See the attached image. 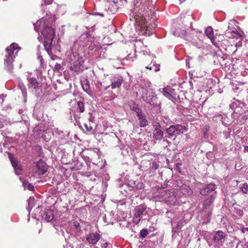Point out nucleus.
<instances>
[{
	"instance_id": "1",
	"label": "nucleus",
	"mask_w": 248,
	"mask_h": 248,
	"mask_svg": "<svg viewBox=\"0 0 248 248\" xmlns=\"http://www.w3.org/2000/svg\"><path fill=\"white\" fill-rule=\"evenodd\" d=\"M79 41L74 42L73 47L68 56L69 62L71 65V69L76 73H79L81 70V65L84 62L82 55L78 52Z\"/></svg>"
},
{
	"instance_id": "2",
	"label": "nucleus",
	"mask_w": 248,
	"mask_h": 248,
	"mask_svg": "<svg viewBox=\"0 0 248 248\" xmlns=\"http://www.w3.org/2000/svg\"><path fill=\"white\" fill-rule=\"evenodd\" d=\"M20 48L16 43H12L6 49L7 54L4 60V65L5 69L9 73H12L14 68L13 62Z\"/></svg>"
},
{
	"instance_id": "3",
	"label": "nucleus",
	"mask_w": 248,
	"mask_h": 248,
	"mask_svg": "<svg viewBox=\"0 0 248 248\" xmlns=\"http://www.w3.org/2000/svg\"><path fill=\"white\" fill-rule=\"evenodd\" d=\"M42 34L44 38V46L48 54L52 55V50L54 47L55 35L53 29L50 27L46 26L41 31Z\"/></svg>"
},
{
	"instance_id": "4",
	"label": "nucleus",
	"mask_w": 248,
	"mask_h": 248,
	"mask_svg": "<svg viewBox=\"0 0 248 248\" xmlns=\"http://www.w3.org/2000/svg\"><path fill=\"white\" fill-rule=\"evenodd\" d=\"M141 98L147 103L153 106L156 103L155 93L150 86L141 87Z\"/></svg>"
},
{
	"instance_id": "5",
	"label": "nucleus",
	"mask_w": 248,
	"mask_h": 248,
	"mask_svg": "<svg viewBox=\"0 0 248 248\" xmlns=\"http://www.w3.org/2000/svg\"><path fill=\"white\" fill-rule=\"evenodd\" d=\"M166 133L169 135V138H174V139L178 136L183 134L187 131V128L185 125L181 124L171 125L167 128Z\"/></svg>"
},
{
	"instance_id": "6",
	"label": "nucleus",
	"mask_w": 248,
	"mask_h": 248,
	"mask_svg": "<svg viewBox=\"0 0 248 248\" xmlns=\"http://www.w3.org/2000/svg\"><path fill=\"white\" fill-rule=\"evenodd\" d=\"M164 200L168 204L175 205L176 204L177 198L173 190H167L162 195Z\"/></svg>"
},
{
	"instance_id": "7",
	"label": "nucleus",
	"mask_w": 248,
	"mask_h": 248,
	"mask_svg": "<svg viewBox=\"0 0 248 248\" xmlns=\"http://www.w3.org/2000/svg\"><path fill=\"white\" fill-rule=\"evenodd\" d=\"M226 235L221 231H217L213 234L212 240L218 246H222L225 241Z\"/></svg>"
},
{
	"instance_id": "8",
	"label": "nucleus",
	"mask_w": 248,
	"mask_h": 248,
	"mask_svg": "<svg viewBox=\"0 0 248 248\" xmlns=\"http://www.w3.org/2000/svg\"><path fill=\"white\" fill-rule=\"evenodd\" d=\"M146 208V206L145 205L142 204L136 207L135 209V212L134 214V216L133 217V222L136 224H138L141 218L142 215L143 214Z\"/></svg>"
},
{
	"instance_id": "9",
	"label": "nucleus",
	"mask_w": 248,
	"mask_h": 248,
	"mask_svg": "<svg viewBox=\"0 0 248 248\" xmlns=\"http://www.w3.org/2000/svg\"><path fill=\"white\" fill-rule=\"evenodd\" d=\"M47 167L42 160L38 161L33 169L34 172L38 175H43L47 171Z\"/></svg>"
},
{
	"instance_id": "10",
	"label": "nucleus",
	"mask_w": 248,
	"mask_h": 248,
	"mask_svg": "<svg viewBox=\"0 0 248 248\" xmlns=\"http://www.w3.org/2000/svg\"><path fill=\"white\" fill-rule=\"evenodd\" d=\"M216 189V186L215 184L210 183L204 187L200 190V194L203 196H206L211 193H214Z\"/></svg>"
},
{
	"instance_id": "11",
	"label": "nucleus",
	"mask_w": 248,
	"mask_h": 248,
	"mask_svg": "<svg viewBox=\"0 0 248 248\" xmlns=\"http://www.w3.org/2000/svg\"><path fill=\"white\" fill-rule=\"evenodd\" d=\"M101 236L98 233H90L87 235L86 240L90 244H95L100 239Z\"/></svg>"
},
{
	"instance_id": "12",
	"label": "nucleus",
	"mask_w": 248,
	"mask_h": 248,
	"mask_svg": "<svg viewBox=\"0 0 248 248\" xmlns=\"http://www.w3.org/2000/svg\"><path fill=\"white\" fill-rule=\"evenodd\" d=\"M111 86L112 89L119 88L123 82V78L121 76L114 77L112 78Z\"/></svg>"
},
{
	"instance_id": "13",
	"label": "nucleus",
	"mask_w": 248,
	"mask_h": 248,
	"mask_svg": "<svg viewBox=\"0 0 248 248\" xmlns=\"http://www.w3.org/2000/svg\"><path fill=\"white\" fill-rule=\"evenodd\" d=\"M224 39V37L222 34H216L214 35L213 38L211 39V41L213 44L216 46H219V45H221L222 44V41Z\"/></svg>"
},
{
	"instance_id": "14",
	"label": "nucleus",
	"mask_w": 248,
	"mask_h": 248,
	"mask_svg": "<svg viewBox=\"0 0 248 248\" xmlns=\"http://www.w3.org/2000/svg\"><path fill=\"white\" fill-rule=\"evenodd\" d=\"M139 120V124L140 127H144L148 125V121L146 119V115L142 111L137 115Z\"/></svg>"
},
{
	"instance_id": "15",
	"label": "nucleus",
	"mask_w": 248,
	"mask_h": 248,
	"mask_svg": "<svg viewBox=\"0 0 248 248\" xmlns=\"http://www.w3.org/2000/svg\"><path fill=\"white\" fill-rule=\"evenodd\" d=\"M42 217L46 221L49 222L53 219V212L52 210L46 209L42 214Z\"/></svg>"
},
{
	"instance_id": "16",
	"label": "nucleus",
	"mask_w": 248,
	"mask_h": 248,
	"mask_svg": "<svg viewBox=\"0 0 248 248\" xmlns=\"http://www.w3.org/2000/svg\"><path fill=\"white\" fill-rule=\"evenodd\" d=\"M216 197V192L212 193V194L210 196V197L206 199L204 202L203 205L205 206V208H207V207L211 205Z\"/></svg>"
},
{
	"instance_id": "17",
	"label": "nucleus",
	"mask_w": 248,
	"mask_h": 248,
	"mask_svg": "<svg viewBox=\"0 0 248 248\" xmlns=\"http://www.w3.org/2000/svg\"><path fill=\"white\" fill-rule=\"evenodd\" d=\"M10 159L11 164H12L13 168L15 170L16 174L17 175H18L19 174L18 171H20L21 170V168L20 165H18V162H17L16 159L15 158H14V157L12 158L10 156Z\"/></svg>"
},
{
	"instance_id": "18",
	"label": "nucleus",
	"mask_w": 248,
	"mask_h": 248,
	"mask_svg": "<svg viewBox=\"0 0 248 248\" xmlns=\"http://www.w3.org/2000/svg\"><path fill=\"white\" fill-rule=\"evenodd\" d=\"M163 131L162 129L154 130L153 138L156 140H160L163 138Z\"/></svg>"
},
{
	"instance_id": "19",
	"label": "nucleus",
	"mask_w": 248,
	"mask_h": 248,
	"mask_svg": "<svg viewBox=\"0 0 248 248\" xmlns=\"http://www.w3.org/2000/svg\"><path fill=\"white\" fill-rule=\"evenodd\" d=\"M226 34L230 38H237L240 35L238 33V31L236 29L233 30H228L226 31Z\"/></svg>"
},
{
	"instance_id": "20",
	"label": "nucleus",
	"mask_w": 248,
	"mask_h": 248,
	"mask_svg": "<svg viewBox=\"0 0 248 248\" xmlns=\"http://www.w3.org/2000/svg\"><path fill=\"white\" fill-rule=\"evenodd\" d=\"M138 7H136V8L134 9V10L132 12L133 15L132 16V17H134V18H135L136 20H137L139 17H140L141 16H142L144 15V10H142V9H140V11L139 12V14H137V11Z\"/></svg>"
},
{
	"instance_id": "21",
	"label": "nucleus",
	"mask_w": 248,
	"mask_h": 248,
	"mask_svg": "<svg viewBox=\"0 0 248 248\" xmlns=\"http://www.w3.org/2000/svg\"><path fill=\"white\" fill-rule=\"evenodd\" d=\"M29 88L31 87L33 89H36L38 87V83L35 78H30L29 79Z\"/></svg>"
},
{
	"instance_id": "22",
	"label": "nucleus",
	"mask_w": 248,
	"mask_h": 248,
	"mask_svg": "<svg viewBox=\"0 0 248 248\" xmlns=\"http://www.w3.org/2000/svg\"><path fill=\"white\" fill-rule=\"evenodd\" d=\"M95 125V123L93 122L91 123V122H87L84 124V126L87 132L91 131Z\"/></svg>"
},
{
	"instance_id": "23",
	"label": "nucleus",
	"mask_w": 248,
	"mask_h": 248,
	"mask_svg": "<svg viewBox=\"0 0 248 248\" xmlns=\"http://www.w3.org/2000/svg\"><path fill=\"white\" fill-rule=\"evenodd\" d=\"M205 33L210 40L214 36L213 34V30L211 27H208L206 28Z\"/></svg>"
},
{
	"instance_id": "24",
	"label": "nucleus",
	"mask_w": 248,
	"mask_h": 248,
	"mask_svg": "<svg viewBox=\"0 0 248 248\" xmlns=\"http://www.w3.org/2000/svg\"><path fill=\"white\" fill-rule=\"evenodd\" d=\"M82 88L84 91L88 93L90 91V85L89 82L87 80H84L82 81Z\"/></svg>"
},
{
	"instance_id": "25",
	"label": "nucleus",
	"mask_w": 248,
	"mask_h": 248,
	"mask_svg": "<svg viewBox=\"0 0 248 248\" xmlns=\"http://www.w3.org/2000/svg\"><path fill=\"white\" fill-rule=\"evenodd\" d=\"M162 93L164 96H165L166 97L169 99H170L172 97V95L171 94V90L170 89L164 88L163 89Z\"/></svg>"
},
{
	"instance_id": "26",
	"label": "nucleus",
	"mask_w": 248,
	"mask_h": 248,
	"mask_svg": "<svg viewBox=\"0 0 248 248\" xmlns=\"http://www.w3.org/2000/svg\"><path fill=\"white\" fill-rule=\"evenodd\" d=\"M131 109L135 111L137 113V115L138 113L141 112L142 111L138 105L136 104L135 102L133 103V105L131 106Z\"/></svg>"
},
{
	"instance_id": "27",
	"label": "nucleus",
	"mask_w": 248,
	"mask_h": 248,
	"mask_svg": "<svg viewBox=\"0 0 248 248\" xmlns=\"http://www.w3.org/2000/svg\"><path fill=\"white\" fill-rule=\"evenodd\" d=\"M241 191L244 194H247L248 192V185L244 183L239 186Z\"/></svg>"
},
{
	"instance_id": "28",
	"label": "nucleus",
	"mask_w": 248,
	"mask_h": 248,
	"mask_svg": "<svg viewBox=\"0 0 248 248\" xmlns=\"http://www.w3.org/2000/svg\"><path fill=\"white\" fill-rule=\"evenodd\" d=\"M23 185L25 188H27L30 191H32L34 190V186L31 183L24 182H23Z\"/></svg>"
},
{
	"instance_id": "29",
	"label": "nucleus",
	"mask_w": 248,
	"mask_h": 248,
	"mask_svg": "<svg viewBox=\"0 0 248 248\" xmlns=\"http://www.w3.org/2000/svg\"><path fill=\"white\" fill-rule=\"evenodd\" d=\"M78 109L80 112H83L84 111V105L82 102L78 101L77 103Z\"/></svg>"
},
{
	"instance_id": "30",
	"label": "nucleus",
	"mask_w": 248,
	"mask_h": 248,
	"mask_svg": "<svg viewBox=\"0 0 248 248\" xmlns=\"http://www.w3.org/2000/svg\"><path fill=\"white\" fill-rule=\"evenodd\" d=\"M148 232L147 229H143L140 232V236L141 238H144L147 236Z\"/></svg>"
},
{
	"instance_id": "31",
	"label": "nucleus",
	"mask_w": 248,
	"mask_h": 248,
	"mask_svg": "<svg viewBox=\"0 0 248 248\" xmlns=\"http://www.w3.org/2000/svg\"><path fill=\"white\" fill-rule=\"evenodd\" d=\"M159 165L156 162L153 161L152 163V165L151 166V169L152 170H155L159 168Z\"/></svg>"
},
{
	"instance_id": "32",
	"label": "nucleus",
	"mask_w": 248,
	"mask_h": 248,
	"mask_svg": "<svg viewBox=\"0 0 248 248\" xmlns=\"http://www.w3.org/2000/svg\"><path fill=\"white\" fill-rule=\"evenodd\" d=\"M37 58H38V60L39 61L40 66L42 68H44L45 64H44V60H43L42 56L40 55H38Z\"/></svg>"
},
{
	"instance_id": "33",
	"label": "nucleus",
	"mask_w": 248,
	"mask_h": 248,
	"mask_svg": "<svg viewBox=\"0 0 248 248\" xmlns=\"http://www.w3.org/2000/svg\"><path fill=\"white\" fill-rule=\"evenodd\" d=\"M9 121L7 120H3L1 119H0V128L3 127L4 124L9 123Z\"/></svg>"
},
{
	"instance_id": "34",
	"label": "nucleus",
	"mask_w": 248,
	"mask_h": 248,
	"mask_svg": "<svg viewBox=\"0 0 248 248\" xmlns=\"http://www.w3.org/2000/svg\"><path fill=\"white\" fill-rule=\"evenodd\" d=\"M73 226L75 227V228L78 230L80 231V224L77 221H74L73 222Z\"/></svg>"
},
{
	"instance_id": "35",
	"label": "nucleus",
	"mask_w": 248,
	"mask_h": 248,
	"mask_svg": "<svg viewBox=\"0 0 248 248\" xmlns=\"http://www.w3.org/2000/svg\"><path fill=\"white\" fill-rule=\"evenodd\" d=\"M163 120L164 123H166L167 124H171V121L168 117H164L163 118Z\"/></svg>"
},
{
	"instance_id": "36",
	"label": "nucleus",
	"mask_w": 248,
	"mask_h": 248,
	"mask_svg": "<svg viewBox=\"0 0 248 248\" xmlns=\"http://www.w3.org/2000/svg\"><path fill=\"white\" fill-rule=\"evenodd\" d=\"M33 200H34V198H31V197H30V199H29V206L28 207V209L29 210V211L32 208V205H31V202L32 201H33Z\"/></svg>"
},
{
	"instance_id": "37",
	"label": "nucleus",
	"mask_w": 248,
	"mask_h": 248,
	"mask_svg": "<svg viewBox=\"0 0 248 248\" xmlns=\"http://www.w3.org/2000/svg\"><path fill=\"white\" fill-rule=\"evenodd\" d=\"M154 130H158L161 129V126L159 123H156L153 125Z\"/></svg>"
},
{
	"instance_id": "38",
	"label": "nucleus",
	"mask_w": 248,
	"mask_h": 248,
	"mask_svg": "<svg viewBox=\"0 0 248 248\" xmlns=\"http://www.w3.org/2000/svg\"><path fill=\"white\" fill-rule=\"evenodd\" d=\"M141 3L143 4V5L145 4V6L147 7L148 9H149V3L150 2V0H141Z\"/></svg>"
},
{
	"instance_id": "39",
	"label": "nucleus",
	"mask_w": 248,
	"mask_h": 248,
	"mask_svg": "<svg viewBox=\"0 0 248 248\" xmlns=\"http://www.w3.org/2000/svg\"><path fill=\"white\" fill-rule=\"evenodd\" d=\"M42 22V20L40 21H37L35 24H34V29L36 31H38L39 29L37 27V26L39 25V24Z\"/></svg>"
},
{
	"instance_id": "40",
	"label": "nucleus",
	"mask_w": 248,
	"mask_h": 248,
	"mask_svg": "<svg viewBox=\"0 0 248 248\" xmlns=\"http://www.w3.org/2000/svg\"><path fill=\"white\" fill-rule=\"evenodd\" d=\"M61 65L59 63H56L54 66V69L55 70L59 71L61 69Z\"/></svg>"
},
{
	"instance_id": "41",
	"label": "nucleus",
	"mask_w": 248,
	"mask_h": 248,
	"mask_svg": "<svg viewBox=\"0 0 248 248\" xmlns=\"http://www.w3.org/2000/svg\"><path fill=\"white\" fill-rule=\"evenodd\" d=\"M112 2L114 3V6L113 9H110V11H116V9H117V6L116 5V3L117 2V1L113 0L112 1Z\"/></svg>"
},
{
	"instance_id": "42",
	"label": "nucleus",
	"mask_w": 248,
	"mask_h": 248,
	"mask_svg": "<svg viewBox=\"0 0 248 248\" xmlns=\"http://www.w3.org/2000/svg\"><path fill=\"white\" fill-rule=\"evenodd\" d=\"M154 66L155 67V68L154 69V71L155 72H157V71H159V70H160V68H159L160 65L159 64H156V65L154 64Z\"/></svg>"
},
{
	"instance_id": "43",
	"label": "nucleus",
	"mask_w": 248,
	"mask_h": 248,
	"mask_svg": "<svg viewBox=\"0 0 248 248\" xmlns=\"http://www.w3.org/2000/svg\"><path fill=\"white\" fill-rule=\"evenodd\" d=\"M46 4H50L52 2L53 0H43Z\"/></svg>"
},
{
	"instance_id": "44",
	"label": "nucleus",
	"mask_w": 248,
	"mask_h": 248,
	"mask_svg": "<svg viewBox=\"0 0 248 248\" xmlns=\"http://www.w3.org/2000/svg\"><path fill=\"white\" fill-rule=\"evenodd\" d=\"M245 231L248 232V227L245 228V227H242L241 228V232L244 233Z\"/></svg>"
},
{
	"instance_id": "45",
	"label": "nucleus",
	"mask_w": 248,
	"mask_h": 248,
	"mask_svg": "<svg viewBox=\"0 0 248 248\" xmlns=\"http://www.w3.org/2000/svg\"><path fill=\"white\" fill-rule=\"evenodd\" d=\"M108 243L105 242V243L102 244L101 247L102 248H106L108 247Z\"/></svg>"
},
{
	"instance_id": "46",
	"label": "nucleus",
	"mask_w": 248,
	"mask_h": 248,
	"mask_svg": "<svg viewBox=\"0 0 248 248\" xmlns=\"http://www.w3.org/2000/svg\"><path fill=\"white\" fill-rule=\"evenodd\" d=\"M94 118L91 117L90 118H89L88 121L87 122H91V123H92V122H93Z\"/></svg>"
},
{
	"instance_id": "47",
	"label": "nucleus",
	"mask_w": 248,
	"mask_h": 248,
	"mask_svg": "<svg viewBox=\"0 0 248 248\" xmlns=\"http://www.w3.org/2000/svg\"><path fill=\"white\" fill-rule=\"evenodd\" d=\"M244 151L245 152L248 153V146H246L244 147Z\"/></svg>"
},
{
	"instance_id": "48",
	"label": "nucleus",
	"mask_w": 248,
	"mask_h": 248,
	"mask_svg": "<svg viewBox=\"0 0 248 248\" xmlns=\"http://www.w3.org/2000/svg\"><path fill=\"white\" fill-rule=\"evenodd\" d=\"M244 246L245 248H248V242L245 244Z\"/></svg>"
},
{
	"instance_id": "49",
	"label": "nucleus",
	"mask_w": 248,
	"mask_h": 248,
	"mask_svg": "<svg viewBox=\"0 0 248 248\" xmlns=\"http://www.w3.org/2000/svg\"><path fill=\"white\" fill-rule=\"evenodd\" d=\"M146 68L147 69H149L150 70H151L152 69H153V68L151 66H149L146 67Z\"/></svg>"
},
{
	"instance_id": "50",
	"label": "nucleus",
	"mask_w": 248,
	"mask_h": 248,
	"mask_svg": "<svg viewBox=\"0 0 248 248\" xmlns=\"http://www.w3.org/2000/svg\"><path fill=\"white\" fill-rule=\"evenodd\" d=\"M4 97V95L1 94L0 95V98L2 99L3 100V98Z\"/></svg>"
},
{
	"instance_id": "51",
	"label": "nucleus",
	"mask_w": 248,
	"mask_h": 248,
	"mask_svg": "<svg viewBox=\"0 0 248 248\" xmlns=\"http://www.w3.org/2000/svg\"><path fill=\"white\" fill-rule=\"evenodd\" d=\"M179 1H180V2L182 3V2H184V1H185V0H179Z\"/></svg>"
},
{
	"instance_id": "52",
	"label": "nucleus",
	"mask_w": 248,
	"mask_h": 248,
	"mask_svg": "<svg viewBox=\"0 0 248 248\" xmlns=\"http://www.w3.org/2000/svg\"><path fill=\"white\" fill-rule=\"evenodd\" d=\"M99 15H100L101 16H103V15L102 14H98Z\"/></svg>"
},
{
	"instance_id": "53",
	"label": "nucleus",
	"mask_w": 248,
	"mask_h": 248,
	"mask_svg": "<svg viewBox=\"0 0 248 248\" xmlns=\"http://www.w3.org/2000/svg\"><path fill=\"white\" fill-rule=\"evenodd\" d=\"M109 87V86H108L105 88V89H108Z\"/></svg>"
},
{
	"instance_id": "54",
	"label": "nucleus",
	"mask_w": 248,
	"mask_h": 248,
	"mask_svg": "<svg viewBox=\"0 0 248 248\" xmlns=\"http://www.w3.org/2000/svg\"><path fill=\"white\" fill-rule=\"evenodd\" d=\"M51 59L54 60L52 56H51Z\"/></svg>"
}]
</instances>
